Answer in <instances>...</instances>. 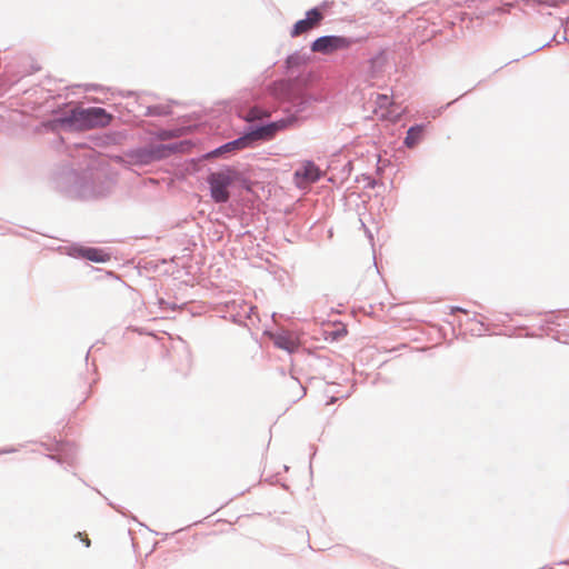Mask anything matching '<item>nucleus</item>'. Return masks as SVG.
<instances>
[{
  "mask_svg": "<svg viewBox=\"0 0 569 569\" xmlns=\"http://www.w3.org/2000/svg\"><path fill=\"white\" fill-rule=\"evenodd\" d=\"M282 128H284L283 122H273L268 126L261 127L239 139H236L221 146L220 148L212 151L211 156L218 157L227 152L244 149L256 140L272 138L273 134Z\"/></svg>",
  "mask_w": 569,
  "mask_h": 569,
  "instance_id": "1",
  "label": "nucleus"
},
{
  "mask_svg": "<svg viewBox=\"0 0 569 569\" xmlns=\"http://www.w3.org/2000/svg\"><path fill=\"white\" fill-rule=\"evenodd\" d=\"M240 179V173L233 168L212 172L208 177L211 198L214 202L223 203L230 198L229 187Z\"/></svg>",
  "mask_w": 569,
  "mask_h": 569,
  "instance_id": "2",
  "label": "nucleus"
},
{
  "mask_svg": "<svg viewBox=\"0 0 569 569\" xmlns=\"http://www.w3.org/2000/svg\"><path fill=\"white\" fill-rule=\"evenodd\" d=\"M69 120L74 128L87 130L109 124L111 116L108 114L104 109L94 107L73 111Z\"/></svg>",
  "mask_w": 569,
  "mask_h": 569,
  "instance_id": "3",
  "label": "nucleus"
},
{
  "mask_svg": "<svg viewBox=\"0 0 569 569\" xmlns=\"http://www.w3.org/2000/svg\"><path fill=\"white\" fill-rule=\"evenodd\" d=\"M349 47L350 41L345 37L325 36L316 39L312 42L311 50L322 54H331L338 50H343Z\"/></svg>",
  "mask_w": 569,
  "mask_h": 569,
  "instance_id": "4",
  "label": "nucleus"
},
{
  "mask_svg": "<svg viewBox=\"0 0 569 569\" xmlns=\"http://www.w3.org/2000/svg\"><path fill=\"white\" fill-rule=\"evenodd\" d=\"M323 20L322 12L315 8L307 12L306 18L297 21L290 31L292 38L300 37L317 28Z\"/></svg>",
  "mask_w": 569,
  "mask_h": 569,
  "instance_id": "5",
  "label": "nucleus"
},
{
  "mask_svg": "<svg viewBox=\"0 0 569 569\" xmlns=\"http://www.w3.org/2000/svg\"><path fill=\"white\" fill-rule=\"evenodd\" d=\"M320 169L312 161H303L301 167L296 170L295 179L298 187L303 188L316 182L320 178Z\"/></svg>",
  "mask_w": 569,
  "mask_h": 569,
  "instance_id": "6",
  "label": "nucleus"
},
{
  "mask_svg": "<svg viewBox=\"0 0 569 569\" xmlns=\"http://www.w3.org/2000/svg\"><path fill=\"white\" fill-rule=\"evenodd\" d=\"M376 104L377 108L375 112L381 119H386L391 122H396L400 119L401 112L393 109L395 104L387 94H378Z\"/></svg>",
  "mask_w": 569,
  "mask_h": 569,
  "instance_id": "7",
  "label": "nucleus"
},
{
  "mask_svg": "<svg viewBox=\"0 0 569 569\" xmlns=\"http://www.w3.org/2000/svg\"><path fill=\"white\" fill-rule=\"evenodd\" d=\"M273 345L289 353L296 352L300 347V339L293 332L283 331L272 336Z\"/></svg>",
  "mask_w": 569,
  "mask_h": 569,
  "instance_id": "8",
  "label": "nucleus"
},
{
  "mask_svg": "<svg viewBox=\"0 0 569 569\" xmlns=\"http://www.w3.org/2000/svg\"><path fill=\"white\" fill-rule=\"evenodd\" d=\"M81 256L94 262H106L109 260V254L100 249L86 248L81 250Z\"/></svg>",
  "mask_w": 569,
  "mask_h": 569,
  "instance_id": "9",
  "label": "nucleus"
},
{
  "mask_svg": "<svg viewBox=\"0 0 569 569\" xmlns=\"http://www.w3.org/2000/svg\"><path fill=\"white\" fill-rule=\"evenodd\" d=\"M422 133H423L422 126L411 127L407 131V137L405 139L406 146L409 147V148L415 147L420 141V139L422 137Z\"/></svg>",
  "mask_w": 569,
  "mask_h": 569,
  "instance_id": "10",
  "label": "nucleus"
},
{
  "mask_svg": "<svg viewBox=\"0 0 569 569\" xmlns=\"http://www.w3.org/2000/svg\"><path fill=\"white\" fill-rule=\"evenodd\" d=\"M268 116H269L268 112L254 107V108H251L243 118L247 121H254V120H260L262 118H266Z\"/></svg>",
  "mask_w": 569,
  "mask_h": 569,
  "instance_id": "11",
  "label": "nucleus"
},
{
  "mask_svg": "<svg viewBox=\"0 0 569 569\" xmlns=\"http://www.w3.org/2000/svg\"><path fill=\"white\" fill-rule=\"evenodd\" d=\"M78 536L80 537V539L84 542L86 547H90V539L88 538V536L84 533H78Z\"/></svg>",
  "mask_w": 569,
  "mask_h": 569,
  "instance_id": "12",
  "label": "nucleus"
},
{
  "mask_svg": "<svg viewBox=\"0 0 569 569\" xmlns=\"http://www.w3.org/2000/svg\"><path fill=\"white\" fill-rule=\"evenodd\" d=\"M456 311H459V312H463V313H468L467 310L460 308V307H452L451 308V313L456 312Z\"/></svg>",
  "mask_w": 569,
  "mask_h": 569,
  "instance_id": "13",
  "label": "nucleus"
},
{
  "mask_svg": "<svg viewBox=\"0 0 569 569\" xmlns=\"http://www.w3.org/2000/svg\"><path fill=\"white\" fill-rule=\"evenodd\" d=\"M347 332V330L343 328L342 331L340 332V335H345Z\"/></svg>",
  "mask_w": 569,
  "mask_h": 569,
  "instance_id": "14",
  "label": "nucleus"
}]
</instances>
